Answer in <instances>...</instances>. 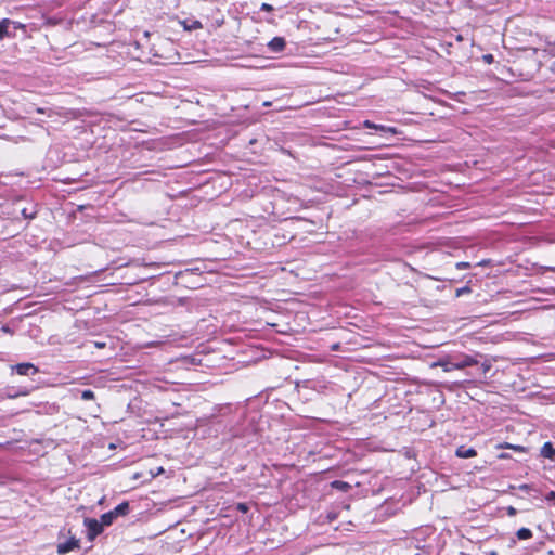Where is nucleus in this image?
Here are the masks:
<instances>
[{"label": "nucleus", "instance_id": "obj_1", "mask_svg": "<svg viewBox=\"0 0 555 555\" xmlns=\"http://www.w3.org/2000/svg\"><path fill=\"white\" fill-rule=\"evenodd\" d=\"M85 525L87 527V530H88V539L90 541L94 540L98 535H100L103 530H104V527H103V524H101L98 519L95 518H86L85 519Z\"/></svg>", "mask_w": 555, "mask_h": 555}, {"label": "nucleus", "instance_id": "obj_2", "mask_svg": "<svg viewBox=\"0 0 555 555\" xmlns=\"http://www.w3.org/2000/svg\"><path fill=\"white\" fill-rule=\"evenodd\" d=\"M80 547V541L75 537H70L66 542L59 543L56 552L60 555L67 554L76 548Z\"/></svg>", "mask_w": 555, "mask_h": 555}, {"label": "nucleus", "instance_id": "obj_3", "mask_svg": "<svg viewBox=\"0 0 555 555\" xmlns=\"http://www.w3.org/2000/svg\"><path fill=\"white\" fill-rule=\"evenodd\" d=\"M478 363H479V361L475 357H473L470 354H462L459 358V361H456L452 364V367H454L456 370H463L468 366L477 365Z\"/></svg>", "mask_w": 555, "mask_h": 555}, {"label": "nucleus", "instance_id": "obj_4", "mask_svg": "<svg viewBox=\"0 0 555 555\" xmlns=\"http://www.w3.org/2000/svg\"><path fill=\"white\" fill-rule=\"evenodd\" d=\"M362 125L366 129H374V130H378V131H382V132L390 133V134H393V135L399 133V131L395 127H389V126H384V125H376V124H374V122H372L371 120H367V119L364 120Z\"/></svg>", "mask_w": 555, "mask_h": 555}, {"label": "nucleus", "instance_id": "obj_5", "mask_svg": "<svg viewBox=\"0 0 555 555\" xmlns=\"http://www.w3.org/2000/svg\"><path fill=\"white\" fill-rule=\"evenodd\" d=\"M18 375L37 374L38 367L31 363H18L12 367Z\"/></svg>", "mask_w": 555, "mask_h": 555}, {"label": "nucleus", "instance_id": "obj_6", "mask_svg": "<svg viewBox=\"0 0 555 555\" xmlns=\"http://www.w3.org/2000/svg\"><path fill=\"white\" fill-rule=\"evenodd\" d=\"M530 61L532 62V65H533V72L532 73H527V74H522L521 73L520 76H522L525 80H529V79H531L533 77V74L540 69L541 62L538 59H532L531 60V59H528V57H526L524 60H519V61L516 62V65L518 67H520L521 65H524L525 63L530 62Z\"/></svg>", "mask_w": 555, "mask_h": 555}, {"label": "nucleus", "instance_id": "obj_7", "mask_svg": "<svg viewBox=\"0 0 555 555\" xmlns=\"http://www.w3.org/2000/svg\"><path fill=\"white\" fill-rule=\"evenodd\" d=\"M455 455L460 459H469L475 457L477 455V451L474 448H466L465 446H460L455 450Z\"/></svg>", "mask_w": 555, "mask_h": 555}, {"label": "nucleus", "instance_id": "obj_8", "mask_svg": "<svg viewBox=\"0 0 555 555\" xmlns=\"http://www.w3.org/2000/svg\"><path fill=\"white\" fill-rule=\"evenodd\" d=\"M541 456L548 459L551 461H555V448L552 442H545L540 451Z\"/></svg>", "mask_w": 555, "mask_h": 555}, {"label": "nucleus", "instance_id": "obj_9", "mask_svg": "<svg viewBox=\"0 0 555 555\" xmlns=\"http://www.w3.org/2000/svg\"><path fill=\"white\" fill-rule=\"evenodd\" d=\"M285 40L284 38L282 37H274L270 42H269V48L274 51V52H281L284 48H285Z\"/></svg>", "mask_w": 555, "mask_h": 555}, {"label": "nucleus", "instance_id": "obj_10", "mask_svg": "<svg viewBox=\"0 0 555 555\" xmlns=\"http://www.w3.org/2000/svg\"><path fill=\"white\" fill-rule=\"evenodd\" d=\"M498 449H511V450H514L516 452H519V453H526L528 452V449L524 446H519V444H513V443H509V442H503V443H499L496 446Z\"/></svg>", "mask_w": 555, "mask_h": 555}, {"label": "nucleus", "instance_id": "obj_11", "mask_svg": "<svg viewBox=\"0 0 555 555\" xmlns=\"http://www.w3.org/2000/svg\"><path fill=\"white\" fill-rule=\"evenodd\" d=\"M113 514L117 518L118 516H126L129 513V503L127 501L118 504L114 509H112Z\"/></svg>", "mask_w": 555, "mask_h": 555}, {"label": "nucleus", "instance_id": "obj_12", "mask_svg": "<svg viewBox=\"0 0 555 555\" xmlns=\"http://www.w3.org/2000/svg\"><path fill=\"white\" fill-rule=\"evenodd\" d=\"M331 487L333 489H336V490H339L341 492H347L351 489V486L346 482V481H343V480H334L331 482Z\"/></svg>", "mask_w": 555, "mask_h": 555}, {"label": "nucleus", "instance_id": "obj_13", "mask_svg": "<svg viewBox=\"0 0 555 555\" xmlns=\"http://www.w3.org/2000/svg\"><path fill=\"white\" fill-rule=\"evenodd\" d=\"M12 21L9 18H3L2 21H0V40H2L5 37H9L8 29Z\"/></svg>", "mask_w": 555, "mask_h": 555}, {"label": "nucleus", "instance_id": "obj_14", "mask_svg": "<svg viewBox=\"0 0 555 555\" xmlns=\"http://www.w3.org/2000/svg\"><path fill=\"white\" fill-rule=\"evenodd\" d=\"M115 519V515L113 514L112 511H109L101 516L100 522L103 524V527L111 526Z\"/></svg>", "mask_w": 555, "mask_h": 555}, {"label": "nucleus", "instance_id": "obj_15", "mask_svg": "<svg viewBox=\"0 0 555 555\" xmlns=\"http://www.w3.org/2000/svg\"><path fill=\"white\" fill-rule=\"evenodd\" d=\"M533 535L532 531L528 528H520L516 531V537L519 540H529Z\"/></svg>", "mask_w": 555, "mask_h": 555}, {"label": "nucleus", "instance_id": "obj_16", "mask_svg": "<svg viewBox=\"0 0 555 555\" xmlns=\"http://www.w3.org/2000/svg\"><path fill=\"white\" fill-rule=\"evenodd\" d=\"M453 363L454 362H451L449 360H440L437 363V365L441 366L444 372H451V371L455 370L454 367H452Z\"/></svg>", "mask_w": 555, "mask_h": 555}, {"label": "nucleus", "instance_id": "obj_17", "mask_svg": "<svg viewBox=\"0 0 555 555\" xmlns=\"http://www.w3.org/2000/svg\"><path fill=\"white\" fill-rule=\"evenodd\" d=\"M183 26L185 29H189V30H191V29L196 30V29L203 28V24L197 20L192 21V23L190 25H186V22H183Z\"/></svg>", "mask_w": 555, "mask_h": 555}, {"label": "nucleus", "instance_id": "obj_18", "mask_svg": "<svg viewBox=\"0 0 555 555\" xmlns=\"http://www.w3.org/2000/svg\"><path fill=\"white\" fill-rule=\"evenodd\" d=\"M94 398L95 395L91 389H86L81 392V399L85 401L93 400Z\"/></svg>", "mask_w": 555, "mask_h": 555}, {"label": "nucleus", "instance_id": "obj_19", "mask_svg": "<svg viewBox=\"0 0 555 555\" xmlns=\"http://www.w3.org/2000/svg\"><path fill=\"white\" fill-rule=\"evenodd\" d=\"M470 292H472V289H470V287H469V286H463V287L457 288V289L455 291V296H456V297H460V296H462V295H464V294H469Z\"/></svg>", "mask_w": 555, "mask_h": 555}, {"label": "nucleus", "instance_id": "obj_20", "mask_svg": "<svg viewBox=\"0 0 555 555\" xmlns=\"http://www.w3.org/2000/svg\"><path fill=\"white\" fill-rule=\"evenodd\" d=\"M236 509L241 513H247L249 507L246 503L240 502L236 504Z\"/></svg>", "mask_w": 555, "mask_h": 555}, {"label": "nucleus", "instance_id": "obj_21", "mask_svg": "<svg viewBox=\"0 0 555 555\" xmlns=\"http://www.w3.org/2000/svg\"><path fill=\"white\" fill-rule=\"evenodd\" d=\"M455 268L459 270H465L470 268V263L466 261H461L455 264Z\"/></svg>", "mask_w": 555, "mask_h": 555}, {"label": "nucleus", "instance_id": "obj_22", "mask_svg": "<svg viewBox=\"0 0 555 555\" xmlns=\"http://www.w3.org/2000/svg\"><path fill=\"white\" fill-rule=\"evenodd\" d=\"M261 11L271 12L273 11V7L269 3H262L260 7Z\"/></svg>", "mask_w": 555, "mask_h": 555}, {"label": "nucleus", "instance_id": "obj_23", "mask_svg": "<svg viewBox=\"0 0 555 555\" xmlns=\"http://www.w3.org/2000/svg\"><path fill=\"white\" fill-rule=\"evenodd\" d=\"M545 499L547 501H555V491H550L546 495H545Z\"/></svg>", "mask_w": 555, "mask_h": 555}, {"label": "nucleus", "instance_id": "obj_24", "mask_svg": "<svg viewBox=\"0 0 555 555\" xmlns=\"http://www.w3.org/2000/svg\"><path fill=\"white\" fill-rule=\"evenodd\" d=\"M506 511H507V515H509V516H515L517 514L516 508L513 506H508Z\"/></svg>", "mask_w": 555, "mask_h": 555}, {"label": "nucleus", "instance_id": "obj_25", "mask_svg": "<svg viewBox=\"0 0 555 555\" xmlns=\"http://www.w3.org/2000/svg\"><path fill=\"white\" fill-rule=\"evenodd\" d=\"M491 369V364L489 362L482 363L483 373H487Z\"/></svg>", "mask_w": 555, "mask_h": 555}, {"label": "nucleus", "instance_id": "obj_26", "mask_svg": "<svg viewBox=\"0 0 555 555\" xmlns=\"http://www.w3.org/2000/svg\"><path fill=\"white\" fill-rule=\"evenodd\" d=\"M498 459H500V460H508V459H511V455L507 454V453H501V454L498 455Z\"/></svg>", "mask_w": 555, "mask_h": 555}, {"label": "nucleus", "instance_id": "obj_27", "mask_svg": "<svg viewBox=\"0 0 555 555\" xmlns=\"http://www.w3.org/2000/svg\"><path fill=\"white\" fill-rule=\"evenodd\" d=\"M483 59H485V61H486L487 63H491V62H492V60H493V56H492L491 54H488V55H485V56H483Z\"/></svg>", "mask_w": 555, "mask_h": 555}, {"label": "nucleus", "instance_id": "obj_28", "mask_svg": "<svg viewBox=\"0 0 555 555\" xmlns=\"http://www.w3.org/2000/svg\"><path fill=\"white\" fill-rule=\"evenodd\" d=\"M550 72L555 77V61L550 65Z\"/></svg>", "mask_w": 555, "mask_h": 555}, {"label": "nucleus", "instance_id": "obj_29", "mask_svg": "<svg viewBox=\"0 0 555 555\" xmlns=\"http://www.w3.org/2000/svg\"><path fill=\"white\" fill-rule=\"evenodd\" d=\"M11 24H14L15 28H24L25 26L21 23L12 22Z\"/></svg>", "mask_w": 555, "mask_h": 555}, {"label": "nucleus", "instance_id": "obj_30", "mask_svg": "<svg viewBox=\"0 0 555 555\" xmlns=\"http://www.w3.org/2000/svg\"><path fill=\"white\" fill-rule=\"evenodd\" d=\"M339 349V344H334L332 347H331V350L333 351H336Z\"/></svg>", "mask_w": 555, "mask_h": 555}, {"label": "nucleus", "instance_id": "obj_31", "mask_svg": "<svg viewBox=\"0 0 555 555\" xmlns=\"http://www.w3.org/2000/svg\"><path fill=\"white\" fill-rule=\"evenodd\" d=\"M529 488H530V486H529V485H521V486L519 487V489H520V490H526V491H527V490H529Z\"/></svg>", "mask_w": 555, "mask_h": 555}, {"label": "nucleus", "instance_id": "obj_32", "mask_svg": "<svg viewBox=\"0 0 555 555\" xmlns=\"http://www.w3.org/2000/svg\"><path fill=\"white\" fill-rule=\"evenodd\" d=\"M37 112H38L39 114H43V113H44V109H43V108H37Z\"/></svg>", "mask_w": 555, "mask_h": 555}, {"label": "nucleus", "instance_id": "obj_33", "mask_svg": "<svg viewBox=\"0 0 555 555\" xmlns=\"http://www.w3.org/2000/svg\"><path fill=\"white\" fill-rule=\"evenodd\" d=\"M20 395H22V396H27V395H28V391H22Z\"/></svg>", "mask_w": 555, "mask_h": 555}, {"label": "nucleus", "instance_id": "obj_34", "mask_svg": "<svg viewBox=\"0 0 555 555\" xmlns=\"http://www.w3.org/2000/svg\"><path fill=\"white\" fill-rule=\"evenodd\" d=\"M23 215H24V217H27L26 209H23Z\"/></svg>", "mask_w": 555, "mask_h": 555}, {"label": "nucleus", "instance_id": "obj_35", "mask_svg": "<svg viewBox=\"0 0 555 555\" xmlns=\"http://www.w3.org/2000/svg\"><path fill=\"white\" fill-rule=\"evenodd\" d=\"M23 215H24V217H27L26 209H23Z\"/></svg>", "mask_w": 555, "mask_h": 555}, {"label": "nucleus", "instance_id": "obj_36", "mask_svg": "<svg viewBox=\"0 0 555 555\" xmlns=\"http://www.w3.org/2000/svg\"><path fill=\"white\" fill-rule=\"evenodd\" d=\"M23 215H24V217H27L26 209H23Z\"/></svg>", "mask_w": 555, "mask_h": 555}, {"label": "nucleus", "instance_id": "obj_37", "mask_svg": "<svg viewBox=\"0 0 555 555\" xmlns=\"http://www.w3.org/2000/svg\"><path fill=\"white\" fill-rule=\"evenodd\" d=\"M460 555H470V554L465 553V552H461V554H460Z\"/></svg>", "mask_w": 555, "mask_h": 555}]
</instances>
